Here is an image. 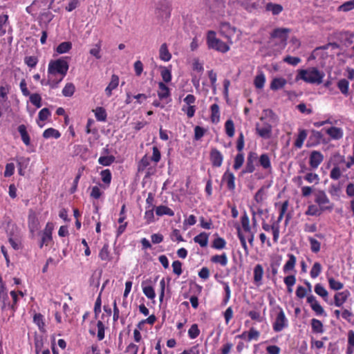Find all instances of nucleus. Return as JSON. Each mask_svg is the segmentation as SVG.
<instances>
[{
  "label": "nucleus",
  "instance_id": "obj_1",
  "mask_svg": "<svg viewBox=\"0 0 354 354\" xmlns=\"http://www.w3.org/2000/svg\"><path fill=\"white\" fill-rule=\"evenodd\" d=\"M68 70V64L64 59L50 61L48 68V84L53 88L56 87L66 75Z\"/></svg>",
  "mask_w": 354,
  "mask_h": 354
},
{
  "label": "nucleus",
  "instance_id": "obj_2",
  "mask_svg": "<svg viewBox=\"0 0 354 354\" xmlns=\"http://www.w3.org/2000/svg\"><path fill=\"white\" fill-rule=\"evenodd\" d=\"M324 73L315 67H310L307 69H300L296 76V80H302L305 82L320 84L323 82Z\"/></svg>",
  "mask_w": 354,
  "mask_h": 354
},
{
  "label": "nucleus",
  "instance_id": "obj_3",
  "mask_svg": "<svg viewBox=\"0 0 354 354\" xmlns=\"http://www.w3.org/2000/svg\"><path fill=\"white\" fill-rule=\"evenodd\" d=\"M207 41L209 48L218 51L225 53L229 50V46L223 41L217 39L215 36V32L213 31L208 32Z\"/></svg>",
  "mask_w": 354,
  "mask_h": 354
},
{
  "label": "nucleus",
  "instance_id": "obj_4",
  "mask_svg": "<svg viewBox=\"0 0 354 354\" xmlns=\"http://www.w3.org/2000/svg\"><path fill=\"white\" fill-rule=\"evenodd\" d=\"M315 202L319 205L321 211L332 209V206L327 205L330 203V201L324 191L319 190L315 194Z\"/></svg>",
  "mask_w": 354,
  "mask_h": 354
},
{
  "label": "nucleus",
  "instance_id": "obj_5",
  "mask_svg": "<svg viewBox=\"0 0 354 354\" xmlns=\"http://www.w3.org/2000/svg\"><path fill=\"white\" fill-rule=\"evenodd\" d=\"M288 321L282 309L278 313L273 324V330L275 332H280L288 326Z\"/></svg>",
  "mask_w": 354,
  "mask_h": 354
},
{
  "label": "nucleus",
  "instance_id": "obj_6",
  "mask_svg": "<svg viewBox=\"0 0 354 354\" xmlns=\"http://www.w3.org/2000/svg\"><path fill=\"white\" fill-rule=\"evenodd\" d=\"M53 228L54 225L52 223H47L42 233L41 241L39 245L40 248H42L44 245H48L52 241V232Z\"/></svg>",
  "mask_w": 354,
  "mask_h": 354
},
{
  "label": "nucleus",
  "instance_id": "obj_7",
  "mask_svg": "<svg viewBox=\"0 0 354 354\" xmlns=\"http://www.w3.org/2000/svg\"><path fill=\"white\" fill-rule=\"evenodd\" d=\"M290 32V29L287 28H275L271 33L272 38H278L281 40L284 45L286 44L288 39V35Z\"/></svg>",
  "mask_w": 354,
  "mask_h": 354
},
{
  "label": "nucleus",
  "instance_id": "obj_8",
  "mask_svg": "<svg viewBox=\"0 0 354 354\" xmlns=\"http://www.w3.org/2000/svg\"><path fill=\"white\" fill-rule=\"evenodd\" d=\"M323 160L324 156L320 151H311L309 157V164L312 169H317Z\"/></svg>",
  "mask_w": 354,
  "mask_h": 354
},
{
  "label": "nucleus",
  "instance_id": "obj_9",
  "mask_svg": "<svg viewBox=\"0 0 354 354\" xmlns=\"http://www.w3.org/2000/svg\"><path fill=\"white\" fill-rule=\"evenodd\" d=\"M257 159L258 156L257 153L250 152L247 158V162L243 172L252 173L255 170L254 164L257 162Z\"/></svg>",
  "mask_w": 354,
  "mask_h": 354
},
{
  "label": "nucleus",
  "instance_id": "obj_10",
  "mask_svg": "<svg viewBox=\"0 0 354 354\" xmlns=\"http://www.w3.org/2000/svg\"><path fill=\"white\" fill-rule=\"evenodd\" d=\"M209 158L213 167H219L221 166L223 156L218 149L216 148L212 149Z\"/></svg>",
  "mask_w": 354,
  "mask_h": 354
},
{
  "label": "nucleus",
  "instance_id": "obj_11",
  "mask_svg": "<svg viewBox=\"0 0 354 354\" xmlns=\"http://www.w3.org/2000/svg\"><path fill=\"white\" fill-rule=\"evenodd\" d=\"M28 223L29 230L30 233L33 235L34 233L39 230V223L35 213L32 210L30 211V213L28 214Z\"/></svg>",
  "mask_w": 354,
  "mask_h": 354
},
{
  "label": "nucleus",
  "instance_id": "obj_12",
  "mask_svg": "<svg viewBox=\"0 0 354 354\" xmlns=\"http://www.w3.org/2000/svg\"><path fill=\"white\" fill-rule=\"evenodd\" d=\"M256 130L261 138H269L271 136L272 127L268 123L263 124L262 126L257 124L256 125Z\"/></svg>",
  "mask_w": 354,
  "mask_h": 354
},
{
  "label": "nucleus",
  "instance_id": "obj_13",
  "mask_svg": "<svg viewBox=\"0 0 354 354\" xmlns=\"http://www.w3.org/2000/svg\"><path fill=\"white\" fill-rule=\"evenodd\" d=\"M157 15L162 19H168L170 17V6L168 2L165 1L158 6Z\"/></svg>",
  "mask_w": 354,
  "mask_h": 354
},
{
  "label": "nucleus",
  "instance_id": "obj_14",
  "mask_svg": "<svg viewBox=\"0 0 354 354\" xmlns=\"http://www.w3.org/2000/svg\"><path fill=\"white\" fill-rule=\"evenodd\" d=\"M236 28L231 26L227 22H223L221 24L220 32L227 39H230L232 36L235 33Z\"/></svg>",
  "mask_w": 354,
  "mask_h": 354
},
{
  "label": "nucleus",
  "instance_id": "obj_15",
  "mask_svg": "<svg viewBox=\"0 0 354 354\" xmlns=\"http://www.w3.org/2000/svg\"><path fill=\"white\" fill-rule=\"evenodd\" d=\"M349 296L350 292L347 290L337 292L334 297L335 305L337 307L342 306L343 304L347 300Z\"/></svg>",
  "mask_w": 354,
  "mask_h": 354
},
{
  "label": "nucleus",
  "instance_id": "obj_16",
  "mask_svg": "<svg viewBox=\"0 0 354 354\" xmlns=\"http://www.w3.org/2000/svg\"><path fill=\"white\" fill-rule=\"evenodd\" d=\"M222 180L226 182L229 190L234 191L235 189V176L227 169L223 174Z\"/></svg>",
  "mask_w": 354,
  "mask_h": 354
},
{
  "label": "nucleus",
  "instance_id": "obj_17",
  "mask_svg": "<svg viewBox=\"0 0 354 354\" xmlns=\"http://www.w3.org/2000/svg\"><path fill=\"white\" fill-rule=\"evenodd\" d=\"M0 301L1 302V309L3 310H6L7 308H11L12 313L15 311L14 305H10L8 294L3 290H0Z\"/></svg>",
  "mask_w": 354,
  "mask_h": 354
},
{
  "label": "nucleus",
  "instance_id": "obj_18",
  "mask_svg": "<svg viewBox=\"0 0 354 354\" xmlns=\"http://www.w3.org/2000/svg\"><path fill=\"white\" fill-rule=\"evenodd\" d=\"M326 133L333 140H339L343 137L342 129L336 127H331L327 129Z\"/></svg>",
  "mask_w": 354,
  "mask_h": 354
},
{
  "label": "nucleus",
  "instance_id": "obj_19",
  "mask_svg": "<svg viewBox=\"0 0 354 354\" xmlns=\"http://www.w3.org/2000/svg\"><path fill=\"white\" fill-rule=\"evenodd\" d=\"M118 76L116 75H112L111 82L105 89V93L107 96L110 97L112 95V91L118 87Z\"/></svg>",
  "mask_w": 354,
  "mask_h": 354
},
{
  "label": "nucleus",
  "instance_id": "obj_20",
  "mask_svg": "<svg viewBox=\"0 0 354 354\" xmlns=\"http://www.w3.org/2000/svg\"><path fill=\"white\" fill-rule=\"evenodd\" d=\"M286 83V80L283 77H274L272 80L270 87L272 91H277L282 88Z\"/></svg>",
  "mask_w": 354,
  "mask_h": 354
},
{
  "label": "nucleus",
  "instance_id": "obj_21",
  "mask_svg": "<svg viewBox=\"0 0 354 354\" xmlns=\"http://www.w3.org/2000/svg\"><path fill=\"white\" fill-rule=\"evenodd\" d=\"M330 162L335 167H339L341 164L346 162L345 157L339 152H335L331 156Z\"/></svg>",
  "mask_w": 354,
  "mask_h": 354
},
{
  "label": "nucleus",
  "instance_id": "obj_22",
  "mask_svg": "<svg viewBox=\"0 0 354 354\" xmlns=\"http://www.w3.org/2000/svg\"><path fill=\"white\" fill-rule=\"evenodd\" d=\"M283 6L278 3H268L266 5V10L271 12L273 15H277L283 11Z\"/></svg>",
  "mask_w": 354,
  "mask_h": 354
},
{
  "label": "nucleus",
  "instance_id": "obj_23",
  "mask_svg": "<svg viewBox=\"0 0 354 354\" xmlns=\"http://www.w3.org/2000/svg\"><path fill=\"white\" fill-rule=\"evenodd\" d=\"M209 9L214 12H217L221 11L223 7V2L221 0H207Z\"/></svg>",
  "mask_w": 354,
  "mask_h": 354
},
{
  "label": "nucleus",
  "instance_id": "obj_24",
  "mask_svg": "<svg viewBox=\"0 0 354 354\" xmlns=\"http://www.w3.org/2000/svg\"><path fill=\"white\" fill-rule=\"evenodd\" d=\"M18 131L19 132L21 140L24 142V143L28 146L30 144V136L26 131V127L24 124H21L18 127Z\"/></svg>",
  "mask_w": 354,
  "mask_h": 354
},
{
  "label": "nucleus",
  "instance_id": "obj_25",
  "mask_svg": "<svg viewBox=\"0 0 354 354\" xmlns=\"http://www.w3.org/2000/svg\"><path fill=\"white\" fill-rule=\"evenodd\" d=\"M211 120L213 123H218L220 119V110L217 104H213L211 107Z\"/></svg>",
  "mask_w": 354,
  "mask_h": 354
},
{
  "label": "nucleus",
  "instance_id": "obj_26",
  "mask_svg": "<svg viewBox=\"0 0 354 354\" xmlns=\"http://www.w3.org/2000/svg\"><path fill=\"white\" fill-rule=\"evenodd\" d=\"M158 95L160 100L169 96V88L163 82L158 83Z\"/></svg>",
  "mask_w": 354,
  "mask_h": 354
},
{
  "label": "nucleus",
  "instance_id": "obj_27",
  "mask_svg": "<svg viewBox=\"0 0 354 354\" xmlns=\"http://www.w3.org/2000/svg\"><path fill=\"white\" fill-rule=\"evenodd\" d=\"M159 53H160V59H162L165 62H168L169 60H170V59L171 57V55L169 52L167 46L166 44H162L160 46Z\"/></svg>",
  "mask_w": 354,
  "mask_h": 354
},
{
  "label": "nucleus",
  "instance_id": "obj_28",
  "mask_svg": "<svg viewBox=\"0 0 354 354\" xmlns=\"http://www.w3.org/2000/svg\"><path fill=\"white\" fill-rule=\"evenodd\" d=\"M194 241L201 247H206L208 243V234L205 232H201L194 238Z\"/></svg>",
  "mask_w": 354,
  "mask_h": 354
},
{
  "label": "nucleus",
  "instance_id": "obj_29",
  "mask_svg": "<svg viewBox=\"0 0 354 354\" xmlns=\"http://www.w3.org/2000/svg\"><path fill=\"white\" fill-rule=\"evenodd\" d=\"M156 214L159 216L168 215L172 216L174 215V211L165 205H160L156 209Z\"/></svg>",
  "mask_w": 354,
  "mask_h": 354
},
{
  "label": "nucleus",
  "instance_id": "obj_30",
  "mask_svg": "<svg viewBox=\"0 0 354 354\" xmlns=\"http://www.w3.org/2000/svg\"><path fill=\"white\" fill-rule=\"evenodd\" d=\"M288 261L283 266V272H287L292 270L295 268L296 264V257L292 254H288Z\"/></svg>",
  "mask_w": 354,
  "mask_h": 354
},
{
  "label": "nucleus",
  "instance_id": "obj_31",
  "mask_svg": "<svg viewBox=\"0 0 354 354\" xmlns=\"http://www.w3.org/2000/svg\"><path fill=\"white\" fill-rule=\"evenodd\" d=\"M263 274V268L261 264H257L254 268V281L260 283Z\"/></svg>",
  "mask_w": 354,
  "mask_h": 354
},
{
  "label": "nucleus",
  "instance_id": "obj_32",
  "mask_svg": "<svg viewBox=\"0 0 354 354\" xmlns=\"http://www.w3.org/2000/svg\"><path fill=\"white\" fill-rule=\"evenodd\" d=\"M259 165L264 169H268L271 168V162L270 157L268 154L263 153L259 158Z\"/></svg>",
  "mask_w": 354,
  "mask_h": 354
},
{
  "label": "nucleus",
  "instance_id": "obj_33",
  "mask_svg": "<svg viewBox=\"0 0 354 354\" xmlns=\"http://www.w3.org/2000/svg\"><path fill=\"white\" fill-rule=\"evenodd\" d=\"M311 327L312 330L314 333H324V328H323V324L321 321L317 319H313L311 320Z\"/></svg>",
  "mask_w": 354,
  "mask_h": 354
},
{
  "label": "nucleus",
  "instance_id": "obj_34",
  "mask_svg": "<svg viewBox=\"0 0 354 354\" xmlns=\"http://www.w3.org/2000/svg\"><path fill=\"white\" fill-rule=\"evenodd\" d=\"M211 261L213 263H220L223 266H225L227 263V257L225 253L221 255H214L212 257Z\"/></svg>",
  "mask_w": 354,
  "mask_h": 354
},
{
  "label": "nucleus",
  "instance_id": "obj_35",
  "mask_svg": "<svg viewBox=\"0 0 354 354\" xmlns=\"http://www.w3.org/2000/svg\"><path fill=\"white\" fill-rule=\"evenodd\" d=\"M266 77L264 74L261 72L258 74L254 80V84L257 88H262L264 86Z\"/></svg>",
  "mask_w": 354,
  "mask_h": 354
},
{
  "label": "nucleus",
  "instance_id": "obj_36",
  "mask_svg": "<svg viewBox=\"0 0 354 354\" xmlns=\"http://www.w3.org/2000/svg\"><path fill=\"white\" fill-rule=\"evenodd\" d=\"M307 137V133L306 130H300L298 137L295 142V146L297 148H301L303 146L304 142Z\"/></svg>",
  "mask_w": 354,
  "mask_h": 354
},
{
  "label": "nucleus",
  "instance_id": "obj_37",
  "mask_svg": "<svg viewBox=\"0 0 354 354\" xmlns=\"http://www.w3.org/2000/svg\"><path fill=\"white\" fill-rule=\"evenodd\" d=\"M349 82L346 79L340 80L337 83V87L342 94L348 95Z\"/></svg>",
  "mask_w": 354,
  "mask_h": 354
},
{
  "label": "nucleus",
  "instance_id": "obj_38",
  "mask_svg": "<svg viewBox=\"0 0 354 354\" xmlns=\"http://www.w3.org/2000/svg\"><path fill=\"white\" fill-rule=\"evenodd\" d=\"M43 136L45 138H58L60 136L59 132L53 129V128H48L44 131L43 133Z\"/></svg>",
  "mask_w": 354,
  "mask_h": 354
},
{
  "label": "nucleus",
  "instance_id": "obj_39",
  "mask_svg": "<svg viewBox=\"0 0 354 354\" xmlns=\"http://www.w3.org/2000/svg\"><path fill=\"white\" fill-rule=\"evenodd\" d=\"M115 159L113 156H100L98 162L103 166H109L115 161Z\"/></svg>",
  "mask_w": 354,
  "mask_h": 354
},
{
  "label": "nucleus",
  "instance_id": "obj_40",
  "mask_svg": "<svg viewBox=\"0 0 354 354\" xmlns=\"http://www.w3.org/2000/svg\"><path fill=\"white\" fill-rule=\"evenodd\" d=\"M72 48V44L69 41H64L61 43L57 47V52L59 54L65 53L69 51Z\"/></svg>",
  "mask_w": 354,
  "mask_h": 354
},
{
  "label": "nucleus",
  "instance_id": "obj_41",
  "mask_svg": "<svg viewBox=\"0 0 354 354\" xmlns=\"http://www.w3.org/2000/svg\"><path fill=\"white\" fill-rule=\"evenodd\" d=\"M225 129L226 134L232 138L234 135V125L232 120H227L225 124Z\"/></svg>",
  "mask_w": 354,
  "mask_h": 354
},
{
  "label": "nucleus",
  "instance_id": "obj_42",
  "mask_svg": "<svg viewBox=\"0 0 354 354\" xmlns=\"http://www.w3.org/2000/svg\"><path fill=\"white\" fill-rule=\"evenodd\" d=\"M345 171V169H343L342 171L339 167L333 166L330 172V178L333 180H338L342 176V172Z\"/></svg>",
  "mask_w": 354,
  "mask_h": 354
},
{
  "label": "nucleus",
  "instance_id": "obj_43",
  "mask_svg": "<svg viewBox=\"0 0 354 354\" xmlns=\"http://www.w3.org/2000/svg\"><path fill=\"white\" fill-rule=\"evenodd\" d=\"M30 102L35 105L37 108H40L41 106V97L38 93H32L30 94Z\"/></svg>",
  "mask_w": 354,
  "mask_h": 354
},
{
  "label": "nucleus",
  "instance_id": "obj_44",
  "mask_svg": "<svg viewBox=\"0 0 354 354\" xmlns=\"http://www.w3.org/2000/svg\"><path fill=\"white\" fill-rule=\"evenodd\" d=\"M315 292L318 295L323 297L325 300H326V298L328 297V291L325 289V288L321 285L320 283H317L315 286Z\"/></svg>",
  "mask_w": 354,
  "mask_h": 354
},
{
  "label": "nucleus",
  "instance_id": "obj_45",
  "mask_svg": "<svg viewBox=\"0 0 354 354\" xmlns=\"http://www.w3.org/2000/svg\"><path fill=\"white\" fill-rule=\"evenodd\" d=\"M322 271V265L319 262H315L311 270H310V277L312 278H316L317 277Z\"/></svg>",
  "mask_w": 354,
  "mask_h": 354
},
{
  "label": "nucleus",
  "instance_id": "obj_46",
  "mask_svg": "<svg viewBox=\"0 0 354 354\" xmlns=\"http://www.w3.org/2000/svg\"><path fill=\"white\" fill-rule=\"evenodd\" d=\"M75 86L72 83H68L66 84L62 90V94L66 97H71L75 92Z\"/></svg>",
  "mask_w": 354,
  "mask_h": 354
},
{
  "label": "nucleus",
  "instance_id": "obj_47",
  "mask_svg": "<svg viewBox=\"0 0 354 354\" xmlns=\"http://www.w3.org/2000/svg\"><path fill=\"white\" fill-rule=\"evenodd\" d=\"M34 344L35 347V354H39L44 345L42 337L35 335L34 339Z\"/></svg>",
  "mask_w": 354,
  "mask_h": 354
},
{
  "label": "nucleus",
  "instance_id": "obj_48",
  "mask_svg": "<svg viewBox=\"0 0 354 354\" xmlns=\"http://www.w3.org/2000/svg\"><path fill=\"white\" fill-rule=\"evenodd\" d=\"M328 284L330 288L334 290H339L344 287V284L342 283L336 281L333 277L328 279Z\"/></svg>",
  "mask_w": 354,
  "mask_h": 354
},
{
  "label": "nucleus",
  "instance_id": "obj_49",
  "mask_svg": "<svg viewBox=\"0 0 354 354\" xmlns=\"http://www.w3.org/2000/svg\"><path fill=\"white\" fill-rule=\"evenodd\" d=\"M308 241L310 244L311 251L314 253H317L320 250L321 244L320 243L313 237H309Z\"/></svg>",
  "mask_w": 354,
  "mask_h": 354
},
{
  "label": "nucleus",
  "instance_id": "obj_50",
  "mask_svg": "<svg viewBox=\"0 0 354 354\" xmlns=\"http://www.w3.org/2000/svg\"><path fill=\"white\" fill-rule=\"evenodd\" d=\"M241 225L245 232H251L249 217L245 212L241 216Z\"/></svg>",
  "mask_w": 354,
  "mask_h": 354
},
{
  "label": "nucleus",
  "instance_id": "obj_51",
  "mask_svg": "<svg viewBox=\"0 0 354 354\" xmlns=\"http://www.w3.org/2000/svg\"><path fill=\"white\" fill-rule=\"evenodd\" d=\"M226 242L224 239L217 237L212 243V248L218 250H221L225 247Z\"/></svg>",
  "mask_w": 354,
  "mask_h": 354
},
{
  "label": "nucleus",
  "instance_id": "obj_52",
  "mask_svg": "<svg viewBox=\"0 0 354 354\" xmlns=\"http://www.w3.org/2000/svg\"><path fill=\"white\" fill-rule=\"evenodd\" d=\"M150 160L147 155L144 156L138 164V171H144L149 165Z\"/></svg>",
  "mask_w": 354,
  "mask_h": 354
},
{
  "label": "nucleus",
  "instance_id": "obj_53",
  "mask_svg": "<svg viewBox=\"0 0 354 354\" xmlns=\"http://www.w3.org/2000/svg\"><path fill=\"white\" fill-rule=\"evenodd\" d=\"M354 9V0L346 1L342 4L338 10L343 12H348Z\"/></svg>",
  "mask_w": 354,
  "mask_h": 354
},
{
  "label": "nucleus",
  "instance_id": "obj_54",
  "mask_svg": "<svg viewBox=\"0 0 354 354\" xmlns=\"http://www.w3.org/2000/svg\"><path fill=\"white\" fill-rule=\"evenodd\" d=\"M244 162V156L243 153H238L234 158V163L233 167L235 170L239 169L243 165Z\"/></svg>",
  "mask_w": 354,
  "mask_h": 354
},
{
  "label": "nucleus",
  "instance_id": "obj_55",
  "mask_svg": "<svg viewBox=\"0 0 354 354\" xmlns=\"http://www.w3.org/2000/svg\"><path fill=\"white\" fill-rule=\"evenodd\" d=\"M95 118L99 121H105L106 113L105 109L102 107H98L95 110Z\"/></svg>",
  "mask_w": 354,
  "mask_h": 354
},
{
  "label": "nucleus",
  "instance_id": "obj_56",
  "mask_svg": "<svg viewBox=\"0 0 354 354\" xmlns=\"http://www.w3.org/2000/svg\"><path fill=\"white\" fill-rule=\"evenodd\" d=\"M200 330L198 325L194 324H192L188 330V335L191 339H195L199 335Z\"/></svg>",
  "mask_w": 354,
  "mask_h": 354
},
{
  "label": "nucleus",
  "instance_id": "obj_57",
  "mask_svg": "<svg viewBox=\"0 0 354 354\" xmlns=\"http://www.w3.org/2000/svg\"><path fill=\"white\" fill-rule=\"evenodd\" d=\"M304 179L310 183H315V184H317L319 180V176L312 172L307 173L304 176Z\"/></svg>",
  "mask_w": 354,
  "mask_h": 354
},
{
  "label": "nucleus",
  "instance_id": "obj_58",
  "mask_svg": "<svg viewBox=\"0 0 354 354\" xmlns=\"http://www.w3.org/2000/svg\"><path fill=\"white\" fill-rule=\"evenodd\" d=\"M24 62L29 67L34 68L38 62V59L35 56H27L24 58Z\"/></svg>",
  "mask_w": 354,
  "mask_h": 354
},
{
  "label": "nucleus",
  "instance_id": "obj_59",
  "mask_svg": "<svg viewBox=\"0 0 354 354\" xmlns=\"http://www.w3.org/2000/svg\"><path fill=\"white\" fill-rule=\"evenodd\" d=\"M341 190L342 185L340 183H338L337 184H332L328 192L332 196H337L340 193Z\"/></svg>",
  "mask_w": 354,
  "mask_h": 354
},
{
  "label": "nucleus",
  "instance_id": "obj_60",
  "mask_svg": "<svg viewBox=\"0 0 354 354\" xmlns=\"http://www.w3.org/2000/svg\"><path fill=\"white\" fill-rule=\"evenodd\" d=\"M283 62L292 66H297L301 62V59L298 57H292L288 55L283 58Z\"/></svg>",
  "mask_w": 354,
  "mask_h": 354
},
{
  "label": "nucleus",
  "instance_id": "obj_61",
  "mask_svg": "<svg viewBox=\"0 0 354 354\" xmlns=\"http://www.w3.org/2000/svg\"><path fill=\"white\" fill-rule=\"evenodd\" d=\"M10 86L8 84L6 86H0V97L3 99L4 102L8 100V93H9Z\"/></svg>",
  "mask_w": 354,
  "mask_h": 354
},
{
  "label": "nucleus",
  "instance_id": "obj_62",
  "mask_svg": "<svg viewBox=\"0 0 354 354\" xmlns=\"http://www.w3.org/2000/svg\"><path fill=\"white\" fill-rule=\"evenodd\" d=\"M108 248V245H104L99 253L100 258L103 261H107L109 259V252Z\"/></svg>",
  "mask_w": 354,
  "mask_h": 354
},
{
  "label": "nucleus",
  "instance_id": "obj_63",
  "mask_svg": "<svg viewBox=\"0 0 354 354\" xmlns=\"http://www.w3.org/2000/svg\"><path fill=\"white\" fill-rule=\"evenodd\" d=\"M161 76L164 82L168 83L171 80V71L167 68H163L161 71Z\"/></svg>",
  "mask_w": 354,
  "mask_h": 354
},
{
  "label": "nucleus",
  "instance_id": "obj_64",
  "mask_svg": "<svg viewBox=\"0 0 354 354\" xmlns=\"http://www.w3.org/2000/svg\"><path fill=\"white\" fill-rule=\"evenodd\" d=\"M102 180L106 183L109 184L111 180V174L109 169H105L101 171Z\"/></svg>",
  "mask_w": 354,
  "mask_h": 354
}]
</instances>
